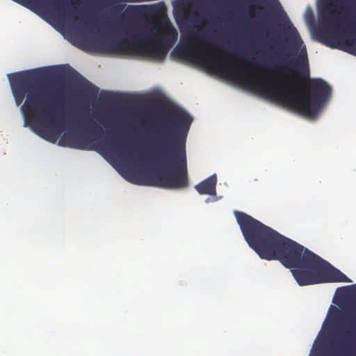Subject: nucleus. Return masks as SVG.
<instances>
[{
  "label": "nucleus",
  "instance_id": "f257e3e1",
  "mask_svg": "<svg viewBox=\"0 0 356 356\" xmlns=\"http://www.w3.org/2000/svg\"><path fill=\"white\" fill-rule=\"evenodd\" d=\"M286 27L289 42L297 54L295 61L288 59L290 54L284 51V65H277L275 70L288 79L274 80L263 79L257 80L246 76L243 80L246 84L262 95L279 102L290 110L307 117H316L324 104L331 97L332 88L323 79H310L307 49L297 29L288 18Z\"/></svg>",
  "mask_w": 356,
  "mask_h": 356
},
{
  "label": "nucleus",
  "instance_id": "f03ea898",
  "mask_svg": "<svg viewBox=\"0 0 356 356\" xmlns=\"http://www.w3.org/2000/svg\"><path fill=\"white\" fill-rule=\"evenodd\" d=\"M234 215L248 245L261 259L278 260L290 268L300 286L351 282L328 261L251 216L238 211Z\"/></svg>",
  "mask_w": 356,
  "mask_h": 356
},
{
  "label": "nucleus",
  "instance_id": "7ed1b4c3",
  "mask_svg": "<svg viewBox=\"0 0 356 356\" xmlns=\"http://www.w3.org/2000/svg\"><path fill=\"white\" fill-rule=\"evenodd\" d=\"M165 117V123L156 137L158 148L152 156L162 171L138 175L123 166L124 177L130 182L166 189L188 186L186 142L193 119L179 108L168 111Z\"/></svg>",
  "mask_w": 356,
  "mask_h": 356
},
{
  "label": "nucleus",
  "instance_id": "20e7f679",
  "mask_svg": "<svg viewBox=\"0 0 356 356\" xmlns=\"http://www.w3.org/2000/svg\"><path fill=\"white\" fill-rule=\"evenodd\" d=\"M47 74L43 67L24 70L8 75L17 106L21 111L24 127L30 126L41 138L56 143L62 132L60 101L53 99L50 90L40 81Z\"/></svg>",
  "mask_w": 356,
  "mask_h": 356
},
{
  "label": "nucleus",
  "instance_id": "39448f33",
  "mask_svg": "<svg viewBox=\"0 0 356 356\" xmlns=\"http://www.w3.org/2000/svg\"><path fill=\"white\" fill-rule=\"evenodd\" d=\"M178 33L169 20L161 27L108 26L105 35L95 42L90 36V53L95 50L105 54H130L139 50L143 54L158 60H163L175 44Z\"/></svg>",
  "mask_w": 356,
  "mask_h": 356
},
{
  "label": "nucleus",
  "instance_id": "423d86ee",
  "mask_svg": "<svg viewBox=\"0 0 356 356\" xmlns=\"http://www.w3.org/2000/svg\"><path fill=\"white\" fill-rule=\"evenodd\" d=\"M65 90L70 102L84 99L83 111H74L71 114L72 125L60 137L58 145L74 149L89 150V83L74 70L67 76Z\"/></svg>",
  "mask_w": 356,
  "mask_h": 356
},
{
  "label": "nucleus",
  "instance_id": "0eeeda50",
  "mask_svg": "<svg viewBox=\"0 0 356 356\" xmlns=\"http://www.w3.org/2000/svg\"><path fill=\"white\" fill-rule=\"evenodd\" d=\"M79 0H73L71 6H67L62 0H39L34 3L43 10L51 11L59 22L70 21L68 34L70 41L76 47L89 52V0H84L81 13L78 4Z\"/></svg>",
  "mask_w": 356,
  "mask_h": 356
},
{
  "label": "nucleus",
  "instance_id": "6e6552de",
  "mask_svg": "<svg viewBox=\"0 0 356 356\" xmlns=\"http://www.w3.org/2000/svg\"><path fill=\"white\" fill-rule=\"evenodd\" d=\"M90 130V150H97L104 158L111 161H116L118 154L121 153L125 161L136 163L138 157L131 150L124 152V146L115 140L111 131H107L95 142H93Z\"/></svg>",
  "mask_w": 356,
  "mask_h": 356
},
{
  "label": "nucleus",
  "instance_id": "1a4fd4ad",
  "mask_svg": "<svg viewBox=\"0 0 356 356\" xmlns=\"http://www.w3.org/2000/svg\"><path fill=\"white\" fill-rule=\"evenodd\" d=\"M177 25L182 33L185 32L188 33V41L195 40L209 44V42L204 39V37L197 32V31L200 28L201 24L200 21L196 16L194 15L191 17L185 16L181 22L177 21Z\"/></svg>",
  "mask_w": 356,
  "mask_h": 356
},
{
  "label": "nucleus",
  "instance_id": "9d476101",
  "mask_svg": "<svg viewBox=\"0 0 356 356\" xmlns=\"http://www.w3.org/2000/svg\"><path fill=\"white\" fill-rule=\"evenodd\" d=\"M335 4L332 0H326L324 6L319 10V21L321 24L327 27L335 26V22L340 11L333 9Z\"/></svg>",
  "mask_w": 356,
  "mask_h": 356
},
{
  "label": "nucleus",
  "instance_id": "9b49d317",
  "mask_svg": "<svg viewBox=\"0 0 356 356\" xmlns=\"http://www.w3.org/2000/svg\"><path fill=\"white\" fill-rule=\"evenodd\" d=\"M147 8L144 5H126L120 3H115L111 7V14L113 15H120L119 19L122 20L124 17L131 18L140 13L145 11Z\"/></svg>",
  "mask_w": 356,
  "mask_h": 356
},
{
  "label": "nucleus",
  "instance_id": "f8f14e48",
  "mask_svg": "<svg viewBox=\"0 0 356 356\" xmlns=\"http://www.w3.org/2000/svg\"><path fill=\"white\" fill-rule=\"evenodd\" d=\"M348 330L346 334L348 338L341 343V352L346 356L349 355L350 342L356 337V314H352L348 321Z\"/></svg>",
  "mask_w": 356,
  "mask_h": 356
},
{
  "label": "nucleus",
  "instance_id": "ddd939ff",
  "mask_svg": "<svg viewBox=\"0 0 356 356\" xmlns=\"http://www.w3.org/2000/svg\"><path fill=\"white\" fill-rule=\"evenodd\" d=\"M217 177L213 175L195 186L200 195H215L216 193Z\"/></svg>",
  "mask_w": 356,
  "mask_h": 356
},
{
  "label": "nucleus",
  "instance_id": "4468645a",
  "mask_svg": "<svg viewBox=\"0 0 356 356\" xmlns=\"http://www.w3.org/2000/svg\"><path fill=\"white\" fill-rule=\"evenodd\" d=\"M337 292L342 296H345L350 293H354L356 295V284L338 288L337 289Z\"/></svg>",
  "mask_w": 356,
  "mask_h": 356
},
{
  "label": "nucleus",
  "instance_id": "2eb2a0df",
  "mask_svg": "<svg viewBox=\"0 0 356 356\" xmlns=\"http://www.w3.org/2000/svg\"><path fill=\"white\" fill-rule=\"evenodd\" d=\"M99 100L104 102H115L116 97L110 92L103 91L99 94Z\"/></svg>",
  "mask_w": 356,
  "mask_h": 356
},
{
  "label": "nucleus",
  "instance_id": "dca6fc26",
  "mask_svg": "<svg viewBox=\"0 0 356 356\" xmlns=\"http://www.w3.org/2000/svg\"><path fill=\"white\" fill-rule=\"evenodd\" d=\"M330 39H331L330 37L327 33H323L321 35V42L327 47H330L332 48H336L337 46L330 42Z\"/></svg>",
  "mask_w": 356,
  "mask_h": 356
},
{
  "label": "nucleus",
  "instance_id": "f3484780",
  "mask_svg": "<svg viewBox=\"0 0 356 356\" xmlns=\"http://www.w3.org/2000/svg\"><path fill=\"white\" fill-rule=\"evenodd\" d=\"M186 48H177L176 47L171 53V55H176L178 57H183L185 56Z\"/></svg>",
  "mask_w": 356,
  "mask_h": 356
},
{
  "label": "nucleus",
  "instance_id": "a211bd4d",
  "mask_svg": "<svg viewBox=\"0 0 356 356\" xmlns=\"http://www.w3.org/2000/svg\"><path fill=\"white\" fill-rule=\"evenodd\" d=\"M99 88L95 84L90 82V102L97 96Z\"/></svg>",
  "mask_w": 356,
  "mask_h": 356
},
{
  "label": "nucleus",
  "instance_id": "6ab92c4d",
  "mask_svg": "<svg viewBox=\"0 0 356 356\" xmlns=\"http://www.w3.org/2000/svg\"><path fill=\"white\" fill-rule=\"evenodd\" d=\"M257 8L258 9V16L260 17L262 19H264L266 16V13L265 12H263V6L260 4H257Z\"/></svg>",
  "mask_w": 356,
  "mask_h": 356
},
{
  "label": "nucleus",
  "instance_id": "aec40b11",
  "mask_svg": "<svg viewBox=\"0 0 356 356\" xmlns=\"http://www.w3.org/2000/svg\"><path fill=\"white\" fill-rule=\"evenodd\" d=\"M273 4H275L277 6H280V3L277 0H270L268 4V7H273Z\"/></svg>",
  "mask_w": 356,
  "mask_h": 356
},
{
  "label": "nucleus",
  "instance_id": "412c9836",
  "mask_svg": "<svg viewBox=\"0 0 356 356\" xmlns=\"http://www.w3.org/2000/svg\"><path fill=\"white\" fill-rule=\"evenodd\" d=\"M114 1H120V2H130V3H133V2H138V1H140L141 0H113Z\"/></svg>",
  "mask_w": 356,
  "mask_h": 356
},
{
  "label": "nucleus",
  "instance_id": "4be33fe9",
  "mask_svg": "<svg viewBox=\"0 0 356 356\" xmlns=\"http://www.w3.org/2000/svg\"><path fill=\"white\" fill-rule=\"evenodd\" d=\"M234 71H238L241 73H245V70L243 67L234 68Z\"/></svg>",
  "mask_w": 356,
  "mask_h": 356
},
{
  "label": "nucleus",
  "instance_id": "5701e85b",
  "mask_svg": "<svg viewBox=\"0 0 356 356\" xmlns=\"http://www.w3.org/2000/svg\"><path fill=\"white\" fill-rule=\"evenodd\" d=\"M345 43L346 44H352V41L349 39L346 40Z\"/></svg>",
  "mask_w": 356,
  "mask_h": 356
},
{
  "label": "nucleus",
  "instance_id": "b1692460",
  "mask_svg": "<svg viewBox=\"0 0 356 356\" xmlns=\"http://www.w3.org/2000/svg\"><path fill=\"white\" fill-rule=\"evenodd\" d=\"M310 356H313V353H312V351L311 352Z\"/></svg>",
  "mask_w": 356,
  "mask_h": 356
},
{
  "label": "nucleus",
  "instance_id": "393cba45",
  "mask_svg": "<svg viewBox=\"0 0 356 356\" xmlns=\"http://www.w3.org/2000/svg\"><path fill=\"white\" fill-rule=\"evenodd\" d=\"M90 11L92 10V8H90Z\"/></svg>",
  "mask_w": 356,
  "mask_h": 356
}]
</instances>
